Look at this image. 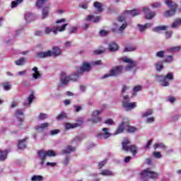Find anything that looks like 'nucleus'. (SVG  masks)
<instances>
[{
  "instance_id": "nucleus-26",
  "label": "nucleus",
  "mask_w": 181,
  "mask_h": 181,
  "mask_svg": "<svg viewBox=\"0 0 181 181\" xmlns=\"http://www.w3.org/2000/svg\"><path fill=\"white\" fill-rule=\"evenodd\" d=\"M161 30H168V26L161 25V26H157L153 28V32H156L157 33H159L160 32H161Z\"/></svg>"
},
{
  "instance_id": "nucleus-23",
  "label": "nucleus",
  "mask_w": 181,
  "mask_h": 181,
  "mask_svg": "<svg viewBox=\"0 0 181 181\" xmlns=\"http://www.w3.org/2000/svg\"><path fill=\"white\" fill-rule=\"evenodd\" d=\"M37 57L40 59H46V57H50V50L47 52H41L37 53Z\"/></svg>"
},
{
  "instance_id": "nucleus-14",
  "label": "nucleus",
  "mask_w": 181,
  "mask_h": 181,
  "mask_svg": "<svg viewBox=\"0 0 181 181\" xmlns=\"http://www.w3.org/2000/svg\"><path fill=\"white\" fill-rule=\"evenodd\" d=\"M78 123H74V124H70V123H66L65 124V129H71L73 128H77V127H80V125H83V119H79L77 120Z\"/></svg>"
},
{
  "instance_id": "nucleus-51",
  "label": "nucleus",
  "mask_w": 181,
  "mask_h": 181,
  "mask_svg": "<svg viewBox=\"0 0 181 181\" xmlns=\"http://www.w3.org/2000/svg\"><path fill=\"white\" fill-rule=\"evenodd\" d=\"M28 104H32V102L33 100H35V95L33 93H31L28 97Z\"/></svg>"
},
{
  "instance_id": "nucleus-36",
  "label": "nucleus",
  "mask_w": 181,
  "mask_h": 181,
  "mask_svg": "<svg viewBox=\"0 0 181 181\" xmlns=\"http://www.w3.org/2000/svg\"><path fill=\"white\" fill-rule=\"evenodd\" d=\"M23 2V0H16L11 1V8H16L18 5L20 4H22Z\"/></svg>"
},
{
  "instance_id": "nucleus-2",
  "label": "nucleus",
  "mask_w": 181,
  "mask_h": 181,
  "mask_svg": "<svg viewBox=\"0 0 181 181\" xmlns=\"http://www.w3.org/2000/svg\"><path fill=\"white\" fill-rule=\"evenodd\" d=\"M156 81L158 83H161V86L163 87H168L170 85L169 81H172L173 80V74L168 73L165 76L163 75H157L156 76Z\"/></svg>"
},
{
  "instance_id": "nucleus-21",
  "label": "nucleus",
  "mask_w": 181,
  "mask_h": 181,
  "mask_svg": "<svg viewBox=\"0 0 181 181\" xmlns=\"http://www.w3.org/2000/svg\"><path fill=\"white\" fill-rule=\"evenodd\" d=\"M76 151V147H73L71 146H67L66 149L62 151V153L64 155H67L69 153H71V152H74Z\"/></svg>"
},
{
  "instance_id": "nucleus-34",
  "label": "nucleus",
  "mask_w": 181,
  "mask_h": 181,
  "mask_svg": "<svg viewBox=\"0 0 181 181\" xmlns=\"http://www.w3.org/2000/svg\"><path fill=\"white\" fill-rule=\"evenodd\" d=\"M179 25H181V18H177L171 25V28H179Z\"/></svg>"
},
{
  "instance_id": "nucleus-61",
  "label": "nucleus",
  "mask_w": 181,
  "mask_h": 181,
  "mask_svg": "<svg viewBox=\"0 0 181 181\" xmlns=\"http://www.w3.org/2000/svg\"><path fill=\"white\" fill-rule=\"evenodd\" d=\"M142 89V86H136L134 88V93H138V91H141V90Z\"/></svg>"
},
{
  "instance_id": "nucleus-35",
  "label": "nucleus",
  "mask_w": 181,
  "mask_h": 181,
  "mask_svg": "<svg viewBox=\"0 0 181 181\" xmlns=\"http://www.w3.org/2000/svg\"><path fill=\"white\" fill-rule=\"evenodd\" d=\"M126 131L129 132V134H132L136 131V128L134 127L129 126L128 124H126Z\"/></svg>"
},
{
  "instance_id": "nucleus-42",
  "label": "nucleus",
  "mask_w": 181,
  "mask_h": 181,
  "mask_svg": "<svg viewBox=\"0 0 181 181\" xmlns=\"http://www.w3.org/2000/svg\"><path fill=\"white\" fill-rule=\"evenodd\" d=\"M158 148H160L161 149H166L167 147L162 143L154 144V149H158Z\"/></svg>"
},
{
  "instance_id": "nucleus-8",
  "label": "nucleus",
  "mask_w": 181,
  "mask_h": 181,
  "mask_svg": "<svg viewBox=\"0 0 181 181\" xmlns=\"http://www.w3.org/2000/svg\"><path fill=\"white\" fill-rule=\"evenodd\" d=\"M90 69H81L78 72L71 74L70 77L71 81L76 82L78 81V78H80V76H82L83 73H88L90 71Z\"/></svg>"
},
{
  "instance_id": "nucleus-60",
  "label": "nucleus",
  "mask_w": 181,
  "mask_h": 181,
  "mask_svg": "<svg viewBox=\"0 0 181 181\" xmlns=\"http://www.w3.org/2000/svg\"><path fill=\"white\" fill-rule=\"evenodd\" d=\"M16 117H22V115H23V112L22 110H17L16 112Z\"/></svg>"
},
{
  "instance_id": "nucleus-3",
  "label": "nucleus",
  "mask_w": 181,
  "mask_h": 181,
  "mask_svg": "<svg viewBox=\"0 0 181 181\" xmlns=\"http://www.w3.org/2000/svg\"><path fill=\"white\" fill-rule=\"evenodd\" d=\"M122 150L126 152H131L134 156L136 155L138 151L136 150V146L134 144L131 145V141L128 139H124L123 142L122 143ZM130 145V146H129Z\"/></svg>"
},
{
  "instance_id": "nucleus-13",
  "label": "nucleus",
  "mask_w": 181,
  "mask_h": 181,
  "mask_svg": "<svg viewBox=\"0 0 181 181\" xmlns=\"http://www.w3.org/2000/svg\"><path fill=\"white\" fill-rule=\"evenodd\" d=\"M66 72H62L60 76V81L63 86H67L70 83L71 79L69 76H66Z\"/></svg>"
},
{
  "instance_id": "nucleus-50",
  "label": "nucleus",
  "mask_w": 181,
  "mask_h": 181,
  "mask_svg": "<svg viewBox=\"0 0 181 181\" xmlns=\"http://www.w3.org/2000/svg\"><path fill=\"white\" fill-rule=\"evenodd\" d=\"M165 62H166V63H172V62H173V57L171 55L168 56L165 58Z\"/></svg>"
},
{
  "instance_id": "nucleus-49",
  "label": "nucleus",
  "mask_w": 181,
  "mask_h": 181,
  "mask_svg": "<svg viewBox=\"0 0 181 181\" xmlns=\"http://www.w3.org/2000/svg\"><path fill=\"white\" fill-rule=\"evenodd\" d=\"M90 63H91L92 66H100V65L103 64V62L101 60L94 61Z\"/></svg>"
},
{
  "instance_id": "nucleus-31",
  "label": "nucleus",
  "mask_w": 181,
  "mask_h": 181,
  "mask_svg": "<svg viewBox=\"0 0 181 181\" xmlns=\"http://www.w3.org/2000/svg\"><path fill=\"white\" fill-rule=\"evenodd\" d=\"M38 69H33V71H34V74H33V78H35V80H37V78H40L42 77V75L40 74V72H39Z\"/></svg>"
},
{
  "instance_id": "nucleus-53",
  "label": "nucleus",
  "mask_w": 181,
  "mask_h": 181,
  "mask_svg": "<svg viewBox=\"0 0 181 181\" xmlns=\"http://www.w3.org/2000/svg\"><path fill=\"white\" fill-rule=\"evenodd\" d=\"M105 52V49H96L93 51V54H103Z\"/></svg>"
},
{
  "instance_id": "nucleus-32",
  "label": "nucleus",
  "mask_w": 181,
  "mask_h": 181,
  "mask_svg": "<svg viewBox=\"0 0 181 181\" xmlns=\"http://www.w3.org/2000/svg\"><path fill=\"white\" fill-rule=\"evenodd\" d=\"M67 118V114L64 112H62L57 117V121H62L63 119H66Z\"/></svg>"
},
{
  "instance_id": "nucleus-45",
  "label": "nucleus",
  "mask_w": 181,
  "mask_h": 181,
  "mask_svg": "<svg viewBox=\"0 0 181 181\" xmlns=\"http://www.w3.org/2000/svg\"><path fill=\"white\" fill-rule=\"evenodd\" d=\"M152 142H153V140H152V139L148 140L146 145L144 146L143 148L144 149H149V148H151V145H152Z\"/></svg>"
},
{
  "instance_id": "nucleus-30",
  "label": "nucleus",
  "mask_w": 181,
  "mask_h": 181,
  "mask_svg": "<svg viewBox=\"0 0 181 181\" xmlns=\"http://www.w3.org/2000/svg\"><path fill=\"white\" fill-rule=\"evenodd\" d=\"M102 176H114V173L110 170H103L100 173Z\"/></svg>"
},
{
  "instance_id": "nucleus-4",
  "label": "nucleus",
  "mask_w": 181,
  "mask_h": 181,
  "mask_svg": "<svg viewBox=\"0 0 181 181\" xmlns=\"http://www.w3.org/2000/svg\"><path fill=\"white\" fill-rule=\"evenodd\" d=\"M140 176L142 179L145 177H149L150 179H158L159 177V173L152 170V168H147L140 173Z\"/></svg>"
},
{
  "instance_id": "nucleus-9",
  "label": "nucleus",
  "mask_w": 181,
  "mask_h": 181,
  "mask_svg": "<svg viewBox=\"0 0 181 181\" xmlns=\"http://www.w3.org/2000/svg\"><path fill=\"white\" fill-rule=\"evenodd\" d=\"M103 112V110H95L92 113V119H88V121H90L93 124H98V122H101L102 119L100 117H98L100 114Z\"/></svg>"
},
{
  "instance_id": "nucleus-56",
  "label": "nucleus",
  "mask_w": 181,
  "mask_h": 181,
  "mask_svg": "<svg viewBox=\"0 0 181 181\" xmlns=\"http://www.w3.org/2000/svg\"><path fill=\"white\" fill-rule=\"evenodd\" d=\"M43 35H44L43 32L40 30H36L35 32V36L42 37L43 36Z\"/></svg>"
},
{
  "instance_id": "nucleus-46",
  "label": "nucleus",
  "mask_w": 181,
  "mask_h": 181,
  "mask_svg": "<svg viewBox=\"0 0 181 181\" xmlns=\"http://www.w3.org/2000/svg\"><path fill=\"white\" fill-rule=\"evenodd\" d=\"M39 119L43 121V119H46L47 118V115L46 113H40L38 116Z\"/></svg>"
},
{
  "instance_id": "nucleus-37",
  "label": "nucleus",
  "mask_w": 181,
  "mask_h": 181,
  "mask_svg": "<svg viewBox=\"0 0 181 181\" xmlns=\"http://www.w3.org/2000/svg\"><path fill=\"white\" fill-rule=\"evenodd\" d=\"M152 114H153V110H152V109H149L146 112L143 113L141 117L143 118H146L147 117H149V115H152Z\"/></svg>"
},
{
  "instance_id": "nucleus-59",
  "label": "nucleus",
  "mask_w": 181,
  "mask_h": 181,
  "mask_svg": "<svg viewBox=\"0 0 181 181\" xmlns=\"http://www.w3.org/2000/svg\"><path fill=\"white\" fill-rule=\"evenodd\" d=\"M70 163V157L69 156H66L64 159V160L63 161V164L65 165H69V163Z\"/></svg>"
},
{
  "instance_id": "nucleus-55",
  "label": "nucleus",
  "mask_w": 181,
  "mask_h": 181,
  "mask_svg": "<svg viewBox=\"0 0 181 181\" xmlns=\"http://www.w3.org/2000/svg\"><path fill=\"white\" fill-rule=\"evenodd\" d=\"M110 33V31L105 30H101L100 32V36H107Z\"/></svg>"
},
{
  "instance_id": "nucleus-15",
  "label": "nucleus",
  "mask_w": 181,
  "mask_h": 181,
  "mask_svg": "<svg viewBox=\"0 0 181 181\" xmlns=\"http://www.w3.org/2000/svg\"><path fill=\"white\" fill-rule=\"evenodd\" d=\"M62 54V49L59 47H52V50L50 51V57L54 56L55 57H57V56H60Z\"/></svg>"
},
{
  "instance_id": "nucleus-22",
  "label": "nucleus",
  "mask_w": 181,
  "mask_h": 181,
  "mask_svg": "<svg viewBox=\"0 0 181 181\" xmlns=\"http://www.w3.org/2000/svg\"><path fill=\"white\" fill-rule=\"evenodd\" d=\"M49 6H45L42 8L41 19H46V18L49 17Z\"/></svg>"
},
{
  "instance_id": "nucleus-12",
  "label": "nucleus",
  "mask_w": 181,
  "mask_h": 181,
  "mask_svg": "<svg viewBox=\"0 0 181 181\" xmlns=\"http://www.w3.org/2000/svg\"><path fill=\"white\" fill-rule=\"evenodd\" d=\"M143 11L146 13V18L147 19H152L156 16V13L155 11H151V9L148 7H144Z\"/></svg>"
},
{
  "instance_id": "nucleus-5",
  "label": "nucleus",
  "mask_w": 181,
  "mask_h": 181,
  "mask_svg": "<svg viewBox=\"0 0 181 181\" xmlns=\"http://www.w3.org/2000/svg\"><path fill=\"white\" fill-rule=\"evenodd\" d=\"M38 156L40 159V165H45V160H46V158L47 156L52 157L56 156V153L53 150H48V151H44V150H40L37 152Z\"/></svg>"
},
{
  "instance_id": "nucleus-62",
  "label": "nucleus",
  "mask_w": 181,
  "mask_h": 181,
  "mask_svg": "<svg viewBox=\"0 0 181 181\" xmlns=\"http://www.w3.org/2000/svg\"><path fill=\"white\" fill-rule=\"evenodd\" d=\"M151 122H155V117H151L147 118L146 123L151 124Z\"/></svg>"
},
{
  "instance_id": "nucleus-6",
  "label": "nucleus",
  "mask_w": 181,
  "mask_h": 181,
  "mask_svg": "<svg viewBox=\"0 0 181 181\" xmlns=\"http://www.w3.org/2000/svg\"><path fill=\"white\" fill-rule=\"evenodd\" d=\"M165 3L170 8V10L165 11L164 15L166 18H170V16H173L176 13L177 4H176V3H173V1L170 0H166Z\"/></svg>"
},
{
  "instance_id": "nucleus-38",
  "label": "nucleus",
  "mask_w": 181,
  "mask_h": 181,
  "mask_svg": "<svg viewBox=\"0 0 181 181\" xmlns=\"http://www.w3.org/2000/svg\"><path fill=\"white\" fill-rule=\"evenodd\" d=\"M91 62H84L80 69H91Z\"/></svg>"
},
{
  "instance_id": "nucleus-1",
  "label": "nucleus",
  "mask_w": 181,
  "mask_h": 181,
  "mask_svg": "<svg viewBox=\"0 0 181 181\" xmlns=\"http://www.w3.org/2000/svg\"><path fill=\"white\" fill-rule=\"evenodd\" d=\"M140 12L139 10L134 9L132 11H125L124 15L119 16L116 21L114 23L115 28L113 29V32H119L120 33H123L125 29H127V26H128V23L125 21L127 18V15H130L131 16H138Z\"/></svg>"
},
{
  "instance_id": "nucleus-57",
  "label": "nucleus",
  "mask_w": 181,
  "mask_h": 181,
  "mask_svg": "<svg viewBox=\"0 0 181 181\" xmlns=\"http://www.w3.org/2000/svg\"><path fill=\"white\" fill-rule=\"evenodd\" d=\"M11 87L8 83H4V89L6 90V91H8L11 90Z\"/></svg>"
},
{
  "instance_id": "nucleus-41",
  "label": "nucleus",
  "mask_w": 181,
  "mask_h": 181,
  "mask_svg": "<svg viewBox=\"0 0 181 181\" xmlns=\"http://www.w3.org/2000/svg\"><path fill=\"white\" fill-rule=\"evenodd\" d=\"M26 62V59L25 58H21L18 60L16 61V64L17 66H23V64Z\"/></svg>"
},
{
  "instance_id": "nucleus-54",
  "label": "nucleus",
  "mask_w": 181,
  "mask_h": 181,
  "mask_svg": "<svg viewBox=\"0 0 181 181\" xmlns=\"http://www.w3.org/2000/svg\"><path fill=\"white\" fill-rule=\"evenodd\" d=\"M57 134H60V129H56L50 132V135L52 136L57 135Z\"/></svg>"
},
{
  "instance_id": "nucleus-52",
  "label": "nucleus",
  "mask_w": 181,
  "mask_h": 181,
  "mask_svg": "<svg viewBox=\"0 0 181 181\" xmlns=\"http://www.w3.org/2000/svg\"><path fill=\"white\" fill-rule=\"evenodd\" d=\"M77 27H72L69 30V35H72V33H76L77 32Z\"/></svg>"
},
{
  "instance_id": "nucleus-7",
  "label": "nucleus",
  "mask_w": 181,
  "mask_h": 181,
  "mask_svg": "<svg viewBox=\"0 0 181 181\" xmlns=\"http://www.w3.org/2000/svg\"><path fill=\"white\" fill-rule=\"evenodd\" d=\"M122 107L126 111H131L136 108V102L129 103V95L123 96Z\"/></svg>"
},
{
  "instance_id": "nucleus-16",
  "label": "nucleus",
  "mask_w": 181,
  "mask_h": 181,
  "mask_svg": "<svg viewBox=\"0 0 181 181\" xmlns=\"http://www.w3.org/2000/svg\"><path fill=\"white\" fill-rule=\"evenodd\" d=\"M68 23H65L62 25H57L55 29L52 30L54 35H57L58 32H64L66 30V28L67 27Z\"/></svg>"
},
{
  "instance_id": "nucleus-47",
  "label": "nucleus",
  "mask_w": 181,
  "mask_h": 181,
  "mask_svg": "<svg viewBox=\"0 0 181 181\" xmlns=\"http://www.w3.org/2000/svg\"><path fill=\"white\" fill-rule=\"evenodd\" d=\"M53 32V29L50 28V27H46L44 31L45 35H50Z\"/></svg>"
},
{
  "instance_id": "nucleus-18",
  "label": "nucleus",
  "mask_w": 181,
  "mask_h": 181,
  "mask_svg": "<svg viewBox=\"0 0 181 181\" xmlns=\"http://www.w3.org/2000/svg\"><path fill=\"white\" fill-rule=\"evenodd\" d=\"M125 129H127V124H125V122H122L117 127V129L115 134V135H118V134H122V132H124Z\"/></svg>"
},
{
  "instance_id": "nucleus-58",
  "label": "nucleus",
  "mask_w": 181,
  "mask_h": 181,
  "mask_svg": "<svg viewBox=\"0 0 181 181\" xmlns=\"http://www.w3.org/2000/svg\"><path fill=\"white\" fill-rule=\"evenodd\" d=\"M172 33L173 32L172 31H166L165 32V38L166 39H170V37H172Z\"/></svg>"
},
{
  "instance_id": "nucleus-48",
  "label": "nucleus",
  "mask_w": 181,
  "mask_h": 181,
  "mask_svg": "<svg viewBox=\"0 0 181 181\" xmlns=\"http://www.w3.org/2000/svg\"><path fill=\"white\" fill-rule=\"evenodd\" d=\"M105 124H107L108 125H114L115 122L112 119H107L105 121Z\"/></svg>"
},
{
  "instance_id": "nucleus-24",
  "label": "nucleus",
  "mask_w": 181,
  "mask_h": 181,
  "mask_svg": "<svg viewBox=\"0 0 181 181\" xmlns=\"http://www.w3.org/2000/svg\"><path fill=\"white\" fill-rule=\"evenodd\" d=\"M35 14L32 13H26L25 14V19L26 22H32V21H35Z\"/></svg>"
},
{
  "instance_id": "nucleus-43",
  "label": "nucleus",
  "mask_w": 181,
  "mask_h": 181,
  "mask_svg": "<svg viewBox=\"0 0 181 181\" xmlns=\"http://www.w3.org/2000/svg\"><path fill=\"white\" fill-rule=\"evenodd\" d=\"M181 47L177 46V47H173L169 48V52H173V53H176V52H180Z\"/></svg>"
},
{
  "instance_id": "nucleus-44",
  "label": "nucleus",
  "mask_w": 181,
  "mask_h": 181,
  "mask_svg": "<svg viewBox=\"0 0 181 181\" xmlns=\"http://www.w3.org/2000/svg\"><path fill=\"white\" fill-rule=\"evenodd\" d=\"M156 57H159L160 59L165 57V51H159L156 52Z\"/></svg>"
},
{
  "instance_id": "nucleus-33",
  "label": "nucleus",
  "mask_w": 181,
  "mask_h": 181,
  "mask_svg": "<svg viewBox=\"0 0 181 181\" xmlns=\"http://www.w3.org/2000/svg\"><path fill=\"white\" fill-rule=\"evenodd\" d=\"M46 2H47V0H37L36 3L37 8L38 9L42 8Z\"/></svg>"
},
{
  "instance_id": "nucleus-29",
  "label": "nucleus",
  "mask_w": 181,
  "mask_h": 181,
  "mask_svg": "<svg viewBox=\"0 0 181 181\" xmlns=\"http://www.w3.org/2000/svg\"><path fill=\"white\" fill-rule=\"evenodd\" d=\"M137 26H138V28H139V31L140 32H144V30H146V29H148V28H151V26H152V24L147 23L144 25H142L141 24H138Z\"/></svg>"
},
{
  "instance_id": "nucleus-39",
  "label": "nucleus",
  "mask_w": 181,
  "mask_h": 181,
  "mask_svg": "<svg viewBox=\"0 0 181 181\" xmlns=\"http://www.w3.org/2000/svg\"><path fill=\"white\" fill-rule=\"evenodd\" d=\"M32 181H43V176L42 175H33L31 177Z\"/></svg>"
},
{
  "instance_id": "nucleus-11",
  "label": "nucleus",
  "mask_w": 181,
  "mask_h": 181,
  "mask_svg": "<svg viewBox=\"0 0 181 181\" xmlns=\"http://www.w3.org/2000/svg\"><path fill=\"white\" fill-rule=\"evenodd\" d=\"M122 73V69H115L110 70L109 74H106L104 75L103 78H108V77H111L112 76H118Z\"/></svg>"
},
{
  "instance_id": "nucleus-20",
  "label": "nucleus",
  "mask_w": 181,
  "mask_h": 181,
  "mask_svg": "<svg viewBox=\"0 0 181 181\" xmlns=\"http://www.w3.org/2000/svg\"><path fill=\"white\" fill-rule=\"evenodd\" d=\"M8 153H9V151L8 149L6 150H0V160L4 162L8 158Z\"/></svg>"
},
{
  "instance_id": "nucleus-25",
  "label": "nucleus",
  "mask_w": 181,
  "mask_h": 181,
  "mask_svg": "<svg viewBox=\"0 0 181 181\" xmlns=\"http://www.w3.org/2000/svg\"><path fill=\"white\" fill-rule=\"evenodd\" d=\"M28 140V138H25L22 140L18 141V149H25L26 148V141Z\"/></svg>"
},
{
  "instance_id": "nucleus-64",
  "label": "nucleus",
  "mask_w": 181,
  "mask_h": 181,
  "mask_svg": "<svg viewBox=\"0 0 181 181\" xmlns=\"http://www.w3.org/2000/svg\"><path fill=\"white\" fill-rule=\"evenodd\" d=\"M153 156H154V158H162V154H160V152H159V151L154 152L153 153Z\"/></svg>"
},
{
  "instance_id": "nucleus-27",
  "label": "nucleus",
  "mask_w": 181,
  "mask_h": 181,
  "mask_svg": "<svg viewBox=\"0 0 181 181\" xmlns=\"http://www.w3.org/2000/svg\"><path fill=\"white\" fill-rule=\"evenodd\" d=\"M93 6L97 9L98 12H103L104 9L103 8V4L98 2V1H95L93 3Z\"/></svg>"
},
{
  "instance_id": "nucleus-63",
  "label": "nucleus",
  "mask_w": 181,
  "mask_h": 181,
  "mask_svg": "<svg viewBox=\"0 0 181 181\" xmlns=\"http://www.w3.org/2000/svg\"><path fill=\"white\" fill-rule=\"evenodd\" d=\"M151 6L153 8H160L161 5H160V3H153V4H151Z\"/></svg>"
},
{
  "instance_id": "nucleus-10",
  "label": "nucleus",
  "mask_w": 181,
  "mask_h": 181,
  "mask_svg": "<svg viewBox=\"0 0 181 181\" xmlns=\"http://www.w3.org/2000/svg\"><path fill=\"white\" fill-rule=\"evenodd\" d=\"M120 60L123 62V63H127V64H129L127 69H134V67H136V64H138L136 61H134L127 57H123L120 59Z\"/></svg>"
},
{
  "instance_id": "nucleus-17",
  "label": "nucleus",
  "mask_w": 181,
  "mask_h": 181,
  "mask_svg": "<svg viewBox=\"0 0 181 181\" xmlns=\"http://www.w3.org/2000/svg\"><path fill=\"white\" fill-rule=\"evenodd\" d=\"M49 125H50V123L49 122L42 123L41 124L35 126V129L36 131H39L40 132H43V131H45L46 128H48Z\"/></svg>"
},
{
  "instance_id": "nucleus-28",
  "label": "nucleus",
  "mask_w": 181,
  "mask_h": 181,
  "mask_svg": "<svg viewBox=\"0 0 181 181\" xmlns=\"http://www.w3.org/2000/svg\"><path fill=\"white\" fill-rule=\"evenodd\" d=\"M118 45L115 42H111L109 44L110 52H117L118 50Z\"/></svg>"
},
{
  "instance_id": "nucleus-40",
  "label": "nucleus",
  "mask_w": 181,
  "mask_h": 181,
  "mask_svg": "<svg viewBox=\"0 0 181 181\" xmlns=\"http://www.w3.org/2000/svg\"><path fill=\"white\" fill-rule=\"evenodd\" d=\"M135 50H136V47L135 46L130 45L129 47H126L124 49V52H135Z\"/></svg>"
},
{
  "instance_id": "nucleus-19",
  "label": "nucleus",
  "mask_w": 181,
  "mask_h": 181,
  "mask_svg": "<svg viewBox=\"0 0 181 181\" xmlns=\"http://www.w3.org/2000/svg\"><path fill=\"white\" fill-rule=\"evenodd\" d=\"M103 134H98L97 135L98 138H101L102 136H103V138H105V139H107V138H110L111 136V133L108 132V128L105 127L103 129Z\"/></svg>"
}]
</instances>
